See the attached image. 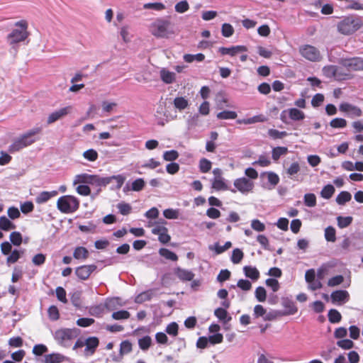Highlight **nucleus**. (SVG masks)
I'll return each mask as SVG.
<instances>
[{
	"instance_id": "41",
	"label": "nucleus",
	"mask_w": 363,
	"mask_h": 363,
	"mask_svg": "<svg viewBox=\"0 0 363 363\" xmlns=\"http://www.w3.org/2000/svg\"><path fill=\"white\" fill-rule=\"evenodd\" d=\"M238 116L235 111H223L217 113L216 117L220 120L235 119Z\"/></svg>"
},
{
	"instance_id": "10",
	"label": "nucleus",
	"mask_w": 363,
	"mask_h": 363,
	"mask_svg": "<svg viewBox=\"0 0 363 363\" xmlns=\"http://www.w3.org/2000/svg\"><path fill=\"white\" fill-rule=\"evenodd\" d=\"M74 337V331L72 329L64 328L55 331L54 333V338L58 344L67 347L69 345L67 342L72 340Z\"/></svg>"
},
{
	"instance_id": "42",
	"label": "nucleus",
	"mask_w": 363,
	"mask_h": 363,
	"mask_svg": "<svg viewBox=\"0 0 363 363\" xmlns=\"http://www.w3.org/2000/svg\"><path fill=\"white\" fill-rule=\"evenodd\" d=\"M328 320L331 323H337L342 319L340 313L336 309H330L328 311Z\"/></svg>"
},
{
	"instance_id": "2",
	"label": "nucleus",
	"mask_w": 363,
	"mask_h": 363,
	"mask_svg": "<svg viewBox=\"0 0 363 363\" xmlns=\"http://www.w3.org/2000/svg\"><path fill=\"white\" fill-rule=\"evenodd\" d=\"M42 131L41 127H35L16 138L9 147V152L14 153L31 145L39 140L38 136Z\"/></svg>"
},
{
	"instance_id": "25",
	"label": "nucleus",
	"mask_w": 363,
	"mask_h": 363,
	"mask_svg": "<svg viewBox=\"0 0 363 363\" xmlns=\"http://www.w3.org/2000/svg\"><path fill=\"white\" fill-rule=\"evenodd\" d=\"M266 120V117L264 116L263 115H257L248 118L238 119L236 122L238 124L249 125L259 122H264Z\"/></svg>"
},
{
	"instance_id": "14",
	"label": "nucleus",
	"mask_w": 363,
	"mask_h": 363,
	"mask_svg": "<svg viewBox=\"0 0 363 363\" xmlns=\"http://www.w3.org/2000/svg\"><path fill=\"white\" fill-rule=\"evenodd\" d=\"M72 109L71 106H68L51 113L48 118V123L51 124L69 114Z\"/></svg>"
},
{
	"instance_id": "45",
	"label": "nucleus",
	"mask_w": 363,
	"mask_h": 363,
	"mask_svg": "<svg viewBox=\"0 0 363 363\" xmlns=\"http://www.w3.org/2000/svg\"><path fill=\"white\" fill-rule=\"evenodd\" d=\"M352 217L351 216H337V225L340 228H345L348 227L352 222Z\"/></svg>"
},
{
	"instance_id": "22",
	"label": "nucleus",
	"mask_w": 363,
	"mask_h": 363,
	"mask_svg": "<svg viewBox=\"0 0 363 363\" xmlns=\"http://www.w3.org/2000/svg\"><path fill=\"white\" fill-rule=\"evenodd\" d=\"M212 188L216 191H225L230 189L225 183V179L223 178L222 177H218V178L213 179Z\"/></svg>"
},
{
	"instance_id": "55",
	"label": "nucleus",
	"mask_w": 363,
	"mask_h": 363,
	"mask_svg": "<svg viewBox=\"0 0 363 363\" xmlns=\"http://www.w3.org/2000/svg\"><path fill=\"white\" fill-rule=\"evenodd\" d=\"M178 324L176 322H172L169 324H168L167 326L166 327L165 332L169 335L175 337L178 334Z\"/></svg>"
},
{
	"instance_id": "51",
	"label": "nucleus",
	"mask_w": 363,
	"mask_h": 363,
	"mask_svg": "<svg viewBox=\"0 0 363 363\" xmlns=\"http://www.w3.org/2000/svg\"><path fill=\"white\" fill-rule=\"evenodd\" d=\"M9 239L11 242L15 246H19L22 241V235L19 232L14 231L10 234Z\"/></svg>"
},
{
	"instance_id": "40",
	"label": "nucleus",
	"mask_w": 363,
	"mask_h": 363,
	"mask_svg": "<svg viewBox=\"0 0 363 363\" xmlns=\"http://www.w3.org/2000/svg\"><path fill=\"white\" fill-rule=\"evenodd\" d=\"M89 313L95 317H100L104 311V306L102 304L92 306L89 308Z\"/></svg>"
},
{
	"instance_id": "21",
	"label": "nucleus",
	"mask_w": 363,
	"mask_h": 363,
	"mask_svg": "<svg viewBox=\"0 0 363 363\" xmlns=\"http://www.w3.org/2000/svg\"><path fill=\"white\" fill-rule=\"evenodd\" d=\"M58 194L57 191H42L35 198V202L38 204L44 203L48 201L51 198Z\"/></svg>"
},
{
	"instance_id": "36",
	"label": "nucleus",
	"mask_w": 363,
	"mask_h": 363,
	"mask_svg": "<svg viewBox=\"0 0 363 363\" xmlns=\"http://www.w3.org/2000/svg\"><path fill=\"white\" fill-rule=\"evenodd\" d=\"M288 152L286 147H276L272 149V157L274 161H277L281 156L285 155Z\"/></svg>"
},
{
	"instance_id": "60",
	"label": "nucleus",
	"mask_w": 363,
	"mask_h": 363,
	"mask_svg": "<svg viewBox=\"0 0 363 363\" xmlns=\"http://www.w3.org/2000/svg\"><path fill=\"white\" fill-rule=\"evenodd\" d=\"M222 35L225 38H229L233 35L234 28L230 23H223L221 28Z\"/></svg>"
},
{
	"instance_id": "16",
	"label": "nucleus",
	"mask_w": 363,
	"mask_h": 363,
	"mask_svg": "<svg viewBox=\"0 0 363 363\" xmlns=\"http://www.w3.org/2000/svg\"><path fill=\"white\" fill-rule=\"evenodd\" d=\"M333 303H339L340 304L347 302L350 299V294L345 290L335 291L331 294Z\"/></svg>"
},
{
	"instance_id": "13",
	"label": "nucleus",
	"mask_w": 363,
	"mask_h": 363,
	"mask_svg": "<svg viewBox=\"0 0 363 363\" xmlns=\"http://www.w3.org/2000/svg\"><path fill=\"white\" fill-rule=\"evenodd\" d=\"M96 268L95 264L82 265L76 268L75 274L79 279L86 280Z\"/></svg>"
},
{
	"instance_id": "46",
	"label": "nucleus",
	"mask_w": 363,
	"mask_h": 363,
	"mask_svg": "<svg viewBox=\"0 0 363 363\" xmlns=\"http://www.w3.org/2000/svg\"><path fill=\"white\" fill-rule=\"evenodd\" d=\"M132 350V344L128 340L122 341L120 345V356L121 358L124 354L130 353Z\"/></svg>"
},
{
	"instance_id": "63",
	"label": "nucleus",
	"mask_w": 363,
	"mask_h": 363,
	"mask_svg": "<svg viewBox=\"0 0 363 363\" xmlns=\"http://www.w3.org/2000/svg\"><path fill=\"white\" fill-rule=\"evenodd\" d=\"M117 208L121 214L126 216L131 211V206L129 203L121 202L118 203Z\"/></svg>"
},
{
	"instance_id": "48",
	"label": "nucleus",
	"mask_w": 363,
	"mask_h": 363,
	"mask_svg": "<svg viewBox=\"0 0 363 363\" xmlns=\"http://www.w3.org/2000/svg\"><path fill=\"white\" fill-rule=\"evenodd\" d=\"M336 231L332 226H328L325 229V238L328 242H335L336 240Z\"/></svg>"
},
{
	"instance_id": "9",
	"label": "nucleus",
	"mask_w": 363,
	"mask_h": 363,
	"mask_svg": "<svg viewBox=\"0 0 363 363\" xmlns=\"http://www.w3.org/2000/svg\"><path fill=\"white\" fill-rule=\"evenodd\" d=\"M233 184L236 189H230V191L233 193H235L236 191H239L242 194H247L249 192L252 191L254 188L253 182L246 177L236 179Z\"/></svg>"
},
{
	"instance_id": "38",
	"label": "nucleus",
	"mask_w": 363,
	"mask_h": 363,
	"mask_svg": "<svg viewBox=\"0 0 363 363\" xmlns=\"http://www.w3.org/2000/svg\"><path fill=\"white\" fill-rule=\"evenodd\" d=\"M335 191V187L332 184H327L322 189L320 196L325 199H329L333 196Z\"/></svg>"
},
{
	"instance_id": "17",
	"label": "nucleus",
	"mask_w": 363,
	"mask_h": 363,
	"mask_svg": "<svg viewBox=\"0 0 363 363\" xmlns=\"http://www.w3.org/2000/svg\"><path fill=\"white\" fill-rule=\"evenodd\" d=\"M246 51H247V48L244 45H236V46H232L230 48L220 47L218 49V52L222 55H228L230 56H235L239 52H246Z\"/></svg>"
},
{
	"instance_id": "8",
	"label": "nucleus",
	"mask_w": 363,
	"mask_h": 363,
	"mask_svg": "<svg viewBox=\"0 0 363 363\" xmlns=\"http://www.w3.org/2000/svg\"><path fill=\"white\" fill-rule=\"evenodd\" d=\"M155 117L157 118V123L159 125L164 126L170 121L177 119V116L167 113L166 110V104L160 103L156 110Z\"/></svg>"
},
{
	"instance_id": "62",
	"label": "nucleus",
	"mask_w": 363,
	"mask_h": 363,
	"mask_svg": "<svg viewBox=\"0 0 363 363\" xmlns=\"http://www.w3.org/2000/svg\"><path fill=\"white\" fill-rule=\"evenodd\" d=\"M174 9L177 13H183L189 10V5L186 1H181L176 4Z\"/></svg>"
},
{
	"instance_id": "64",
	"label": "nucleus",
	"mask_w": 363,
	"mask_h": 363,
	"mask_svg": "<svg viewBox=\"0 0 363 363\" xmlns=\"http://www.w3.org/2000/svg\"><path fill=\"white\" fill-rule=\"evenodd\" d=\"M145 186V182L143 179L139 178L133 181L131 184V190L134 191H140Z\"/></svg>"
},
{
	"instance_id": "39",
	"label": "nucleus",
	"mask_w": 363,
	"mask_h": 363,
	"mask_svg": "<svg viewBox=\"0 0 363 363\" xmlns=\"http://www.w3.org/2000/svg\"><path fill=\"white\" fill-rule=\"evenodd\" d=\"M159 254L165 259L173 262H176L178 259V256L174 252L167 248L160 249Z\"/></svg>"
},
{
	"instance_id": "20",
	"label": "nucleus",
	"mask_w": 363,
	"mask_h": 363,
	"mask_svg": "<svg viewBox=\"0 0 363 363\" xmlns=\"http://www.w3.org/2000/svg\"><path fill=\"white\" fill-rule=\"evenodd\" d=\"M344 66L347 67L350 70H362L363 69V60L360 58H352L345 60Z\"/></svg>"
},
{
	"instance_id": "53",
	"label": "nucleus",
	"mask_w": 363,
	"mask_h": 363,
	"mask_svg": "<svg viewBox=\"0 0 363 363\" xmlns=\"http://www.w3.org/2000/svg\"><path fill=\"white\" fill-rule=\"evenodd\" d=\"M179 157V153L177 150H172L165 151L163 153V159L165 161L173 162Z\"/></svg>"
},
{
	"instance_id": "5",
	"label": "nucleus",
	"mask_w": 363,
	"mask_h": 363,
	"mask_svg": "<svg viewBox=\"0 0 363 363\" xmlns=\"http://www.w3.org/2000/svg\"><path fill=\"white\" fill-rule=\"evenodd\" d=\"M57 207L63 213H72L79 208V201L74 196H62L58 199Z\"/></svg>"
},
{
	"instance_id": "3",
	"label": "nucleus",
	"mask_w": 363,
	"mask_h": 363,
	"mask_svg": "<svg viewBox=\"0 0 363 363\" xmlns=\"http://www.w3.org/2000/svg\"><path fill=\"white\" fill-rule=\"evenodd\" d=\"M15 26L19 27V28L13 29L7 35V42L10 45H12L13 48H16L15 45L18 43L24 41L28 36V23L26 21L22 20L15 23Z\"/></svg>"
},
{
	"instance_id": "30",
	"label": "nucleus",
	"mask_w": 363,
	"mask_h": 363,
	"mask_svg": "<svg viewBox=\"0 0 363 363\" xmlns=\"http://www.w3.org/2000/svg\"><path fill=\"white\" fill-rule=\"evenodd\" d=\"M24 250H18L16 249L11 251V255H9L6 259L7 265L9 266L11 264L16 262L24 253Z\"/></svg>"
},
{
	"instance_id": "23",
	"label": "nucleus",
	"mask_w": 363,
	"mask_h": 363,
	"mask_svg": "<svg viewBox=\"0 0 363 363\" xmlns=\"http://www.w3.org/2000/svg\"><path fill=\"white\" fill-rule=\"evenodd\" d=\"M243 272L245 277L252 281H257L259 278V272L255 267L245 266L243 267Z\"/></svg>"
},
{
	"instance_id": "49",
	"label": "nucleus",
	"mask_w": 363,
	"mask_h": 363,
	"mask_svg": "<svg viewBox=\"0 0 363 363\" xmlns=\"http://www.w3.org/2000/svg\"><path fill=\"white\" fill-rule=\"evenodd\" d=\"M163 216L167 219H177L179 216V209L167 208L163 211Z\"/></svg>"
},
{
	"instance_id": "44",
	"label": "nucleus",
	"mask_w": 363,
	"mask_h": 363,
	"mask_svg": "<svg viewBox=\"0 0 363 363\" xmlns=\"http://www.w3.org/2000/svg\"><path fill=\"white\" fill-rule=\"evenodd\" d=\"M304 204L308 207H314L316 206V196L313 193H308L303 197Z\"/></svg>"
},
{
	"instance_id": "58",
	"label": "nucleus",
	"mask_w": 363,
	"mask_h": 363,
	"mask_svg": "<svg viewBox=\"0 0 363 363\" xmlns=\"http://www.w3.org/2000/svg\"><path fill=\"white\" fill-rule=\"evenodd\" d=\"M130 314L128 311L125 310H121L118 311L113 312L111 315L113 319L114 320H124L129 318Z\"/></svg>"
},
{
	"instance_id": "19",
	"label": "nucleus",
	"mask_w": 363,
	"mask_h": 363,
	"mask_svg": "<svg viewBox=\"0 0 363 363\" xmlns=\"http://www.w3.org/2000/svg\"><path fill=\"white\" fill-rule=\"evenodd\" d=\"M323 74L328 78H334L337 81L345 79V77L338 75V67L334 65L325 66L323 69Z\"/></svg>"
},
{
	"instance_id": "57",
	"label": "nucleus",
	"mask_w": 363,
	"mask_h": 363,
	"mask_svg": "<svg viewBox=\"0 0 363 363\" xmlns=\"http://www.w3.org/2000/svg\"><path fill=\"white\" fill-rule=\"evenodd\" d=\"M144 9H153L155 11H162L165 9L164 4L160 2L147 3L143 5Z\"/></svg>"
},
{
	"instance_id": "24",
	"label": "nucleus",
	"mask_w": 363,
	"mask_h": 363,
	"mask_svg": "<svg viewBox=\"0 0 363 363\" xmlns=\"http://www.w3.org/2000/svg\"><path fill=\"white\" fill-rule=\"evenodd\" d=\"M155 296H156V291L155 289L147 290L136 296L135 302L141 303L143 302L150 301Z\"/></svg>"
},
{
	"instance_id": "50",
	"label": "nucleus",
	"mask_w": 363,
	"mask_h": 363,
	"mask_svg": "<svg viewBox=\"0 0 363 363\" xmlns=\"http://www.w3.org/2000/svg\"><path fill=\"white\" fill-rule=\"evenodd\" d=\"M212 167V163L210 160L206 158H202L199 161V169L202 173H206L210 171Z\"/></svg>"
},
{
	"instance_id": "31",
	"label": "nucleus",
	"mask_w": 363,
	"mask_h": 363,
	"mask_svg": "<svg viewBox=\"0 0 363 363\" xmlns=\"http://www.w3.org/2000/svg\"><path fill=\"white\" fill-rule=\"evenodd\" d=\"M73 257L76 259H86L89 257V251L86 247H77L74 250Z\"/></svg>"
},
{
	"instance_id": "32",
	"label": "nucleus",
	"mask_w": 363,
	"mask_h": 363,
	"mask_svg": "<svg viewBox=\"0 0 363 363\" xmlns=\"http://www.w3.org/2000/svg\"><path fill=\"white\" fill-rule=\"evenodd\" d=\"M352 199V195L347 191H341L336 197V202L338 205H345Z\"/></svg>"
},
{
	"instance_id": "47",
	"label": "nucleus",
	"mask_w": 363,
	"mask_h": 363,
	"mask_svg": "<svg viewBox=\"0 0 363 363\" xmlns=\"http://www.w3.org/2000/svg\"><path fill=\"white\" fill-rule=\"evenodd\" d=\"M284 306L286 309V311L284 313V315H294L298 311V308L293 301H284Z\"/></svg>"
},
{
	"instance_id": "18",
	"label": "nucleus",
	"mask_w": 363,
	"mask_h": 363,
	"mask_svg": "<svg viewBox=\"0 0 363 363\" xmlns=\"http://www.w3.org/2000/svg\"><path fill=\"white\" fill-rule=\"evenodd\" d=\"M340 110L342 112H347L352 116L359 117L362 116V110L354 105L349 103H342L340 105Z\"/></svg>"
},
{
	"instance_id": "43",
	"label": "nucleus",
	"mask_w": 363,
	"mask_h": 363,
	"mask_svg": "<svg viewBox=\"0 0 363 363\" xmlns=\"http://www.w3.org/2000/svg\"><path fill=\"white\" fill-rule=\"evenodd\" d=\"M243 257H244L243 252L239 248H235L233 250L230 260L233 264H238L241 262Z\"/></svg>"
},
{
	"instance_id": "15",
	"label": "nucleus",
	"mask_w": 363,
	"mask_h": 363,
	"mask_svg": "<svg viewBox=\"0 0 363 363\" xmlns=\"http://www.w3.org/2000/svg\"><path fill=\"white\" fill-rule=\"evenodd\" d=\"M174 274L182 281H189L194 279L195 274L191 270L181 268L179 267L174 269Z\"/></svg>"
},
{
	"instance_id": "54",
	"label": "nucleus",
	"mask_w": 363,
	"mask_h": 363,
	"mask_svg": "<svg viewBox=\"0 0 363 363\" xmlns=\"http://www.w3.org/2000/svg\"><path fill=\"white\" fill-rule=\"evenodd\" d=\"M330 125L334 128H342L347 125V121L342 118H335L330 122Z\"/></svg>"
},
{
	"instance_id": "12",
	"label": "nucleus",
	"mask_w": 363,
	"mask_h": 363,
	"mask_svg": "<svg viewBox=\"0 0 363 363\" xmlns=\"http://www.w3.org/2000/svg\"><path fill=\"white\" fill-rule=\"evenodd\" d=\"M99 345V340L96 337H89L84 340V355L86 357L92 356Z\"/></svg>"
},
{
	"instance_id": "27",
	"label": "nucleus",
	"mask_w": 363,
	"mask_h": 363,
	"mask_svg": "<svg viewBox=\"0 0 363 363\" xmlns=\"http://www.w3.org/2000/svg\"><path fill=\"white\" fill-rule=\"evenodd\" d=\"M264 176L267 177L268 182L271 186L269 189L274 188L279 182V177L278 174L273 172H267L261 174L262 177H264Z\"/></svg>"
},
{
	"instance_id": "11",
	"label": "nucleus",
	"mask_w": 363,
	"mask_h": 363,
	"mask_svg": "<svg viewBox=\"0 0 363 363\" xmlns=\"http://www.w3.org/2000/svg\"><path fill=\"white\" fill-rule=\"evenodd\" d=\"M286 114L291 120L294 121H301L305 118V113L302 111L296 108H291L281 113L280 118L284 123H287Z\"/></svg>"
},
{
	"instance_id": "35",
	"label": "nucleus",
	"mask_w": 363,
	"mask_h": 363,
	"mask_svg": "<svg viewBox=\"0 0 363 363\" xmlns=\"http://www.w3.org/2000/svg\"><path fill=\"white\" fill-rule=\"evenodd\" d=\"M64 357L58 353H52L45 356V363H60L63 361Z\"/></svg>"
},
{
	"instance_id": "61",
	"label": "nucleus",
	"mask_w": 363,
	"mask_h": 363,
	"mask_svg": "<svg viewBox=\"0 0 363 363\" xmlns=\"http://www.w3.org/2000/svg\"><path fill=\"white\" fill-rule=\"evenodd\" d=\"M251 228L257 232H263L265 230V225L258 219H253L251 221Z\"/></svg>"
},
{
	"instance_id": "37",
	"label": "nucleus",
	"mask_w": 363,
	"mask_h": 363,
	"mask_svg": "<svg viewBox=\"0 0 363 363\" xmlns=\"http://www.w3.org/2000/svg\"><path fill=\"white\" fill-rule=\"evenodd\" d=\"M183 59L186 62L191 63L194 61L202 62L205 59V55L202 53H198L196 55L185 54L183 56Z\"/></svg>"
},
{
	"instance_id": "56",
	"label": "nucleus",
	"mask_w": 363,
	"mask_h": 363,
	"mask_svg": "<svg viewBox=\"0 0 363 363\" xmlns=\"http://www.w3.org/2000/svg\"><path fill=\"white\" fill-rule=\"evenodd\" d=\"M151 342H152L151 337L150 336L147 335V336H145V337L139 339L138 345L141 350H146L150 347Z\"/></svg>"
},
{
	"instance_id": "4",
	"label": "nucleus",
	"mask_w": 363,
	"mask_h": 363,
	"mask_svg": "<svg viewBox=\"0 0 363 363\" xmlns=\"http://www.w3.org/2000/svg\"><path fill=\"white\" fill-rule=\"evenodd\" d=\"M363 26L359 17L347 16L337 23V30L343 35H350Z\"/></svg>"
},
{
	"instance_id": "6",
	"label": "nucleus",
	"mask_w": 363,
	"mask_h": 363,
	"mask_svg": "<svg viewBox=\"0 0 363 363\" xmlns=\"http://www.w3.org/2000/svg\"><path fill=\"white\" fill-rule=\"evenodd\" d=\"M171 23L169 20L157 18L150 26V32L157 38H165L169 35V27Z\"/></svg>"
},
{
	"instance_id": "7",
	"label": "nucleus",
	"mask_w": 363,
	"mask_h": 363,
	"mask_svg": "<svg viewBox=\"0 0 363 363\" xmlns=\"http://www.w3.org/2000/svg\"><path fill=\"white\" fill-rule=\"evenodd\" d=\"M299 53L303 57L311 62H320L322 59L320 50L311 45L300 46Z\"/></svg>"
},
{
	"instance_id": "59",
	"label": "nucleus",
	"mask_w": 363,
	"mask_h": 363,
	"mask_svg": "<svg viewBox=\"0 0 363 363\" xmlns=\"http://www.w3.org/2000/svg\"><path fill=\"white\" fill-rule=\"evenodd\" d=\"M48 313L49 318L52 321H55L60 318L58 308L55 306H50L48 310Z\"/></svg>"
},
{
	"instance_id": "52",
	"label": "nucleus",
	"mask_w": 363,
	"mask_h": 363,
	"mask_svg": "<svg viewBox=\"0 0 363 363\" xmlns=\"http://www.w3.org/2000/svg\"><path fill=\"white\" fill-rule=\"evenodd\" d=\"M83 157L89 162H94L98 159V152L94 149H89L84 152Z\"/></svg>"
},
{
	"instance_id": "26",
	"label": "nucleus",
	"mask_w": 363,
	"mask_h": 363,
	"mask_svg": "<svg viewBox=\"0 0 363 363\" xmlns=\"http://www.w3.org/2000/svg\"><path fill=\"white\" fill-rule=\"evenodd\" d=\"M160 78L165 84H172L174 82L176 75L174 72H170L165 68H162L160 72Z\"/></svg>"
},
{
	"instance_id": "28",
	"label": "nucleus",
	"mask_w": 363,
	"mask_h": 363,
	"mask_svg": "<svg viewBox=\"0 0 363 363\" xmlns=\"http://www.w3.org/2000/svg\"><path fill=\"white\" fill-rule=\"evenodd\" d=\"M16 228V225L11 222L6 216H2L0 217V230L4 231H9Z\"/></svg>"
},
{
	"instance_id": "29",
	"label": "nucleus",
	"mask_w": 363,
	"mask_h": 363,
	"mask_svg": "<svg viewBox=\"0 0 363 363\" xmlns=\"http://www.w3.org/2000/svg\"><path fill=\"white\" fill-rule=\"evenodd\" d=\"M173 104L177 110L182 111L186 108L189 106V101L183 96L176 97L174 99Z\"/></svg>"
},
{
	"instance_id": "1",
	"label": "nucleus",
	"mask_w": 363,
	"mask_h": 363,
	"mask_svg": "<svg viewBox=\"0 0 363 363\" xmlns=\"http://www.w3.org/2000/svg\"><path fill=\"white\" fill-rule=\"evenodd\" d=\"M113 180L116 182V188L120 189L123 186L125 180V177L122 174L101 177L99 175L83 173L77 174L74 177L73 184L76 185L77 183H86L90 184L91 185L95 186L96 187H101L106 186Z\"/></svg>"
},
{
	"instance_id": "34",
	"label": "nucleus",
	"mask_w": 363,
	"mask_h": 363,
	"mask_svg": "<svg viewBox=\"0 0 363 363\" xmlns=\"http://www.w3.org/2000/svg\"><path fill=\"white\" fill-rule=\"evenodd\" d=\"M214 315L223 323H228L231 320V317L228 316L227 311L223 308H216Z\"/></svg>"
},
{
	"instance_id": "33",
	"label": "nucleus",
	"mask_w": 363,
	"mask_h": 363,
	"mask_svg": "<svg viewBox=\"0 0 363 363\" xmlns=\"http://www.w3.org/2000/svg\"><path fill=\"white\" fill-rule=\"evenodd\" d=\"M300 164L297 162H294L290 164V166L286 169V173L288 177L292 179H295V175L300 171Z\"/></svg>"
}]
</instances>
